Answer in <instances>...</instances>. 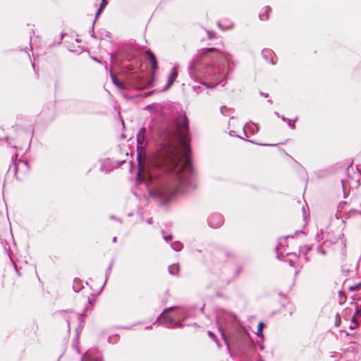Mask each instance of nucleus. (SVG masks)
<instances>
[{
    "instance_id": "obj_27",
    "label": "nucleus",
    "mask_w": 361,
    "mask_h": 361,
    "mask_svg": "<svg viewBox=\"0 0 361 361\" xmlns=\"http://www.w3.org/2000/svg\"><path fill=\"white\" fill-rule=\"evenodd\" d=\"M111 270H112V263H111L109 264V266L108 267V268L106 270V280H105V283H106V281H107L108 278L109 277V276H110V274L111 273Z\"/></svg>"
},
{
    "instance_id": "obj_58",
    "label": "nucleus",
    "mask_w": 361,
    "mask_h": 361,
    "mask_svg": "<svg viewBox=\"0 0 361 361\" xmlns=\"http://www.w3.org/2000/svg\"><path fill=\"white\" fill-rule=\"evenodd\" d=\"M212 34H210V32H209V37L212 38Z\"/></svg>"
},
{
    "instance_id": "obj_25",
    "label": "nucleus",
    "mask_w": 361,
    "mask_h": 361,
    "mask_svg": "<svg viewBox=\"0 0 361 361\" xmlns=\"http://www.w3.org/2000/svg\"><path fill=\"white\" fill-rule=\"evenodd\" d=\"M208 335H209V336L211 338H212L216 342V343L217 344L218 346L221 345V344L219 343V341H218V340L216 338V336H215V334L212 331H208Z\"/></svg>"
},
{
    "instance_id": "obj_32",
    "label": "nucleus",
    "mask_w": 361,
    "mask_h": 361,
    "mask_svg": "<svg viewBox=\"0 0 361 361\" xmlns=\"http://www.w3.org/2000/svg\"><path fill=\"white\" fill-rule=\"evenodd\" d=\"M357 326H358V324H357V322L355 320V317H353V320H352V322H351V324H350V328L351 329H356V328L357 327Z\"/></svg>"
},
{
    "instance_id": "obj_53",
    "label": "nucleus",
    "mask_w": 361,
    "mask_h": 361,
    "mask_svg": "<svg viewBox=\"0 0 361 361\" xmlns=\"http://www.w3.org/2000/svg\"><path fill=\"white\" fill-rule=\"evenodd\" d=\"M114 57H115V56H114L113 54L111 56V61H113L114 60Z\"/></svg>"
},
{
    "instance_id": "obj_2",
    "label": "nucleus",
    "mask_w": 361,
    "mask_h": 361,
    "mask_svg": "<svg viewBox=\"0 0 361 361\" xmlns=\"http://www.w3.org/2000/svg\"><path fill=\"white\" fill-rule=\"evenodd\" d=\"M225 60L228 63V71L232 72L234 68V63L232 56L228 52L221 51L215 47L202 48L197 51V56L190 62L188 67V74L194 81H198L202 78L209 76L210 73L204 69V66L209 65L212 68L216 63Z\"/></svg>"
},
{
    "instance_id": "obj_22",
    "label": "nucleus",
    "mask_w": 361,
    "mask_h": 361,
    "mask_svg": "<svg viewBox=\"0 0 361 361\" xmlns=\"http://www.w3.org/2000/svg\"><path fill=\"white\" fill-rule=\"evenodd\" d=\"M361 288V281L355 284V285H352V286H348V289L350 290V291H355V290H358Z\"/></svg>"
},
{
    "instance_id": "obj_48",
    "label": "nucleus",
    "mask_w": 361,
    "mask_h": 361,
    "mask_svg": "<svg viewBox=\"0 0 361 361\" xmlns=\"http://www.w3.org/2000/svg\"><path fill=\"white\" fill-rule=\"evenodd\" d=\"M148 85H149V87H152L153 86V81L152 80L150 81Z\"/></svg>"
},
{
    "instance_id": "obj_49",
    "label": "nucleus",
    "mask_w": 361,
    "mask_h": 361,
    "mask_svg": "<svg viewBox=\"0 0 361 361\" xmlns=\"http://www.w3.org/2000/svg\"><path fill=\"white\" fill-rule=\"evenodd\" d=\"M217 24H218V26H219L221 29L224 30V28H223V27H222V26H221V24L219 22H218V23H217Z\"/></svg>"
},
{
    "instance_id": "obj_15",
    "label": "nucleus",
    "mask_w": 361,
    "mask_h": 361,
    "mask_svg": "<svg viewBox=\"0 0 361 361\" xmlns=\"http://www.w3.org/2000/svg\"><path fill=\"white\" fill-rule=\"evenodd\" d=\"M82 288H83V286L81 280L79 279H75L73 280V290L75 292L78 293Z\"/></svg>"
},
{
    "instance_id": "obj_57",
    "label": "nucleus",
    "mask_w": 361,
    "mask_h": 361,
    "mask_svg": "<svg viewBox=\"0 0 361 361\" xmlns=\"http://www.w3.org/2000/svg\"><path fill=\"white\" fill-rule=\"evenodd\" d=\"M300 232H302V231H295V235H296V234H298V233H300Z\"/></svg>"
},
{
    "instance_id": "obj_61",
    "label": "nucleus",
    "mask_w": 361,
    "mask_h": 361,
    "mask_svg": "<svg viewBox=\"0 0 361 361\" xmlns=\"http://www.w3.org/2000/svg\"><path fill=\"white\" fill-rule=\"evenodd\" d=\"M233 133H234V131H233V130H232V131H231V132H230V135H233Z\"/></svg>"
},
{
    "instance_id": "obj_36",
    "label": "nucleus",
    "mask_w": 361,
    "mask_h": 361,
    "mask_svg": "<svg viewBox=\"0 0 361 361\" xmlns=\"http://www.w3.org/2000/svg\"><path fill=\"white\" fill-rule=\"evenodd\" d=\"M301 247L302 248H304L305 250H306V251H307L308 252L312 250V245H303V246H301Z\"/></svg>"
},
{
    "instance_id": "obj_56",
    "label": "nucleus",
    "mask_w": 361,
    "mask_h": 361,
    "mask_svg": "<svg viewBox=\"0 0 361 361\" xmlns=\"http://www.w3.org/2000/svg\"><path fill=\"white\" fill-rule=\"evenodd\" d=\"M152 325H150V326L146 327V329H152Z\"/></svg>"
},
{
    "instance_id": "obj_42",
    "label": "nucleus",
    "mask_w": 361,
    "mask_h": 361,
    "mask_svg": "<svg viewBox=\"0 0 361 361\" xmlns=\"http://www.w3.org/2000/svg\"><path fill=\"white\" fill-rule=\"evenodd\" d=\"M92 59L94 60V61H97L99 63H102V61L100 60H99L96 57H92Z\"/></svg>"
},
{
    "instance_id": "obj_13",
    "label": "nucleus",
    "mask_w": 361,
    "mask_h": 361,
    "mask_svg": "<svg viewBox=\"0 0 361 361\" xmlns=\"http://www.w3.org/2000/svg\"><path fill=\"white\" fill-rule=\"evenodd\" d=\"M273 54H274L273 51L271 50V49H264L262 51V57L267 61H269V63H271L272 65H275L276 64L275 61L272 59H271V56Z\"/></svg>"
},
{
    "instance_id": "obj_23",
    "label": "nucleus",
    "mask_w": 361,
    "mask_h": 361,
    "mask_svg": "<svg viewBox=\"0 0 361 361\" xmlns=\"http://www.w3.org/2000/svg\"><path fill=\"white\" fill-rule=\"evenodd\" d=\"M118 334H115V335H112V336H110L109 338H108V342L109 343H116L118 342Z\"/></svg>"
},
{
    "instance_id": "obj_37",
    "label": "nucleus",
    "mask_w": 361,
    "mask_h": 361,
    "mask_svg": "<svg viewBox=\"0 0 361 361\" xmlns=\"http://www.w3.org/2000/svg\"><path fill=\"white\" fill-rule=\"evenodd\" d=\"M146 109L149 111H153L155 109L154 104H151L147 106Z\"/></svg>"
},
{
    "instance_id": "obj_26",
    "label": "nucleus",
    "mask_w": 361,
    "mask_h": 361,
    "mask_svg": "<svg viewBox=\"0 0 361 361\" xmlns=\"http://www.w3.org/2000/svg\"><path fill=\"white\" fill-rule=\"evenodd\" d=\"M87 358H89V355H87V353H86L83 357L82 358L81 361H86ZM94 361H103V357H97L96 358H94Z\"/></svg>"
},
{
    "instance_id": "obj_46",
    "label": "nucleus",
    "mask_w": 361,
    "mask_h": 361,
    "mask_svg": "<svg viewBox=\"0 0 361 361\" xmlns=\"http://www.w3.org/2000/svg\"><path fill=\"white\" fill-rule=\"evenodd\" d=\"M274 114L277 116V117H281V116L279 114V112L277 111H274Z\"/></svg>"
},
{
    "instance_id": "obj_4",
    "label": "nucleus",
    "mask_w": 361,
    "mask_h": 361,
    "mask_svg": "<svg viewBox=\"0 0 361 361\" xmlns=\"http://www.w3.org/2000/svg\"><path fill=\"white\" fill-rule=\"evenodd\" d=\"M146 133L147 130L145 127L140 128L138 133L136 135L137 142V161L139 166L141 164V157H145V149L147 145V141L146 140Z\"/></svg>"
},
{
    "instance_id": "obj_17",
    "label": "nucleus",
    "mask_w": 361,
    "mask_h": 361,
    "mask_svg": "<svg viewBox=\"0 0 361 361\" xmlns=\"http://www.w3.org/2000/svg\"><path fill=\"white\" fill-rule=\"evenodd\" d=\"M169 272L171 275L176 276L178 274L179 269L176 264H172L169 267Z\"/></svg>"
},
{
    "instance_id": "obj_55",
    "label": "nucleus",
    "mask_w": 361,
    "mask_h": 361,
    "mask_svg": "<svg viewBox=\"0 0 361 361\" xmlns=\"http://www.w3.org/2000/svg\"><path fill=\"white\" fill-rule=\"evenodd\" d=\"M197 88L199 89V88H200V86H194V87H193V89H194V90H196V89H197Z\"/></svg>"
},
{
    "instance_id": "obj_59",
    "label": "nucleus",
    "mask_w": 361,
    "mask_h": 361,
    "mask_svg": "<svg viewBox=\"0 0 361 361\" xmlns=\"http://www.w3.org/2000/svg\"><path fill=\"white\" fill-rule=\"evenodd\" d=\"M212 34H210V32H209V37L212 38Z\"/></svg>"
},
{
    "instance_id": "obj_40",
    "label": "nucleus",
    "mask_w": 361,
    "mask_h": 361,
    "mask_svg": "<svg viewBox=\"0 0 361 361\" xmlns=\"http://www.w3.org/2000/svg\"><path fill=\"white\" fill-rule=\"evenodd\" d=\"M288 263H289L290 267H294L295 265H294V262H293V259H289L288 260Z\"/></svg>"
},
{
    "instance_id": "obj_1",
    "label": "nucleus",
    "mask_w": 361,
    "mask_h": 361,
    "mask_svg": "<svg viewBox=\"0 0 361 361\" xmlns=\"http://www.w3.org/2000/svg\"><path fill=\"white\" fill-rule=\"evenodd\" d=\"M176 130L165 128L161 132V155L174 165L173 173L159 181L149 195L162 204L169 203L178 192L185 193L197 187L196 176L190 158L189 121L185 113L175 121Z\"/></svg>"
},
{
    "instance_id": "obj_51",
    "label": "nucleus",
    "mask_w": 361,
    "mask_h": 361,
    "mask_svg": "<svg viewBox=\"0 0 361 361\" xmlns=\"http://www.w3.org/2000/svg\"><path fill=\"white\" fill-rule=\"evenodd\" d=\"M224 108H225V106H222L221 107V114H224V112H223V109H224Z\"/></svg>"
},
{
    "instance_id": "obj_31",
    "label": "nucleus",
    "mask_w": 361,
    "mask_h": 361,
    "mask_svg": "<svg viewBox=\"0 0 361 361\" xmlns=\"http://www.w3.org/2000/svg\"><path fill=\"white\" fill-rule=\"evenodd\" d=\"M162 234H163V238L166 241V242H169V241H171L172 239H173V236L171 235H165V232L164 231H161Z\"/></svg>"
},
{
    "instance_id": "obj_47",
    "label": "nucleus",
    "mask_w": 361,
    "mask_h": 361,
    "mask_svg": "<svg viewBox=\"0 0 361 361\" xmlns=\"http://www.w3.org/2000/svg\"><path fill=\"white\" fill-rule=\"evenodd\" d=\"M113 243H116L117 241V237H114L112 239Z\"/></svg>"
},
{
    "instance_id": "obj_6",
    "label": "nucleus",
    "mask_w": 361,
    "mask_h": 361,
    "mask_svg": "<svg viewBox=\"0 0 361 361\" xmlns=\"http://www.w3.org/2000/svg\"><path fill=\"white\" fill-rule=\"evenodd\" d=\"M137 49L135 46L127 45L121 51L122 56L128 61L137 60Z\"/></svg>"
},
{
    "instance_id": "obj_10",
    "label": "nucleus",
    "mask_w": 361,
    "mask_h": 361,
    "mask_svg": "<svg viewBox=\"0 0 361 361\" xmlns=\"http://www.w3.org/2000/svg\"><path fill=\"white\" fill-rule=\"evenodd\" d=\"M146 55L148 56L150 63L152 68V75H154L157 70L158 69V61L154 54L150 50L147 49L145 51Z\"/></svg>"
},
{
    "instance_id": "obj_20",
    "label": "nucleus",
    "mask_w": 361,
    "mask_h": 361,
    "mask_svg": "<svg viewBox=\"0 0 361 361\" xmlns=\"http://www.w3.org/2000/svg\"><path fill=\"white\" fill-rule=\"evenodd\" d=\"M107 1L106 0H102V3H101V5L99 6V8H98L97 13H96V16H95V19L96 20L98 16L100 15L102 11L104 9V8L106 6L107 4Z\"/></svg>"
},
{
    "instance_id": "obj_18",
    "label": "nucleus",
    "mask_w": 361,
    "mask_h": 361,
    "mask_svg": "<svg viewBox=\"0 0 361 361\" xmlns=\"http://www.w3.org/2000/svg\"><path fill=\"white\" fill-rule=\"evenodd\" d=\"M171 247L174 251L179 252L183 249V245L180 242L176 241L171 243Z\"/></svg>"
},
{
    "instance_id": "obj_24",
    "label": "nucleus",
    "mask_w": 361,
    "mask_h": 361,
    "mask_svg": "<svg viewBox=\"0 0 361 361\" xmlns=\"http://www.w3.org/2000/svg\"><path fill=\"white\" fill-rule=\"evenodd\" d=\"M307 255L308 252L302 247H300L299 255H302L305 259H307Z\"/></svg>"
},
{
    "instance_id": "obj_16",
    "label": "nucleus",
    "mask_w": 361,
    "mask_h": 361,
    "mask_svg": "<svg viewBox=\"0 0 361 361\" xmlns=\"http://www.w3.org/2000/svg\"><path fill=\"white\" fill-rule=\"evenodd\" d=\"M271 10V8H270V6H267L265 7V11L263 13H260L259 14V18L261 20H268L269 18V16H268V13L269 12H270Z\"/></svg>"
},
{
    "instance_id": "obj_9",
    "label": "nucleus",
    "mask_w": 361,
    "mask_h": 361,
    "mask_svg": "<svg viewBox=\"0 0 361 361\" xmlns=\"http://www.w3.org/2000/svg\"><path fill=\"white\" fill-rule=\"evenodd\" d=\"M208 224L212 228H218L223 224L224 219L220 214H215L209 217L207 220Z\"/></svg>"
},
{
    "instance_id": "obj_38",
    "label": "nucleus",
    "mask_w": 361,
    "mask_h": 361,
    "mask_svg": "<svg viewBox=\"0 0 361 361\" xmlns=\"http://www.w3.org/2000/svg\"><path fill=\"white\" fill-rule=\"evenodd\" d=\"M278 250H279V247L277 246V247H276V252H277V256H276V257H277V259H278L281 260V257H283V255L279 252Z\"/></svg>"
},
{
    "instance_id": "obj_8",
    "label": "nucleus",
    "mask_w": 361,
    "mask_h": 361,
    "mask_svg": "<svg viewBox=\"0 0 361 361\" xmlns=\"http://www.w3.org/2000/svg\"><path fill=\"white\" fill-rule=\"evenodd\" d=\"M178 65L176 64L171 69L170 74L169 75L168 80H167V85L166 87L164 88V91L167 90L176 81L177 77H178Z\"/></svg>"
},
{
    "instance_id": "obj_7",
    "label": "nucleus",
    "mask_w": 361,
    "mask_h": 361,
    "mask_svg": "<svg viewBox=\"0 0 361 361\" xmlns=\"http://www.w3.org/2000/svg\"><path fill=\"white\" fill-rule=\"evenodd\" d=\"M173 307L166 308L163 312L157 317L156 323H159L160 325L165 326L166 324H173L174 322V318H171L165 315L169 311L172 310Z\"/></svg>"
},
{
    "instance_id": "obj_34",
    "label": "nucleus",
    "mask_w": 361,
    "mask_h": 361,
    "mask_svg": "<svg viewBox=\"0 0 361 361\" xmlns=\"http://www.w3.org/2000/svg\"><path fill=\"white\" fill-rule=\"evenodd\" d=\"M95 20H94V22H93V24H92V28H91V31H90V32H91V37H92V38L97 39V36L95 35V34H94V26Z\"/></svg>"
},
{
    "instance_id": "obj_45",
    "label": "nucleus",
    "mask_w": 361,
    "mask_h": 361,
    "mask_svg": "<svg viewBox=\"0 0 361 361\" xmlns=\"http://www.w3.org/2000/svg\"><path fill=\"white\" fill-rule=\"evenodd\" d=\"M286 255H287V256H288V255H295V256H297L296 253H295V252H293V253L288 252V253H286Z\"/></svg>"
},
{
    "instance_id": "obj_64",
    "label": "nucleus",
    "mask_w": 361,
    "mask_h": 361,
    "mask_svg": "<svg viewBox=\"0 0 361 361\" xmlns=\"http://www.w3.org/2000/svg\"><path fill=\"white\" fill-rule=\"evenodd\" d=\"M105 283H106L104 282V285H102V286L101 287V289H103V288H104Z\"/></svg>"
},
{
    "instance_id": "obj_29",
    "label": "nucleus",
    "mask_w": 361,
    "mask_h": 361,
    "mask_svg": "<svg viewBox=\"0 0 361 361\" xmlns=\"http://www.w3.org/2000/svg\"><path fill=\"white\" fill-rule=\"evenodd\" d=\"M317 251L319 254H321L322 255H325L326 254V251L323 249V247L322 245H319L317 246Z\"/></svg>"
},
{
    "instance_id": "obj_44",
    "label": "nucleus",
    "mask_w": 361,
    "mask_h": 361,
    "mask_svg": "<svg viewBox=\"0 0 361 361\" xmlns=\"http://www.w3.org/2000/svg\"><path fill=\"white\" fill-rule=\"evenodd\" d=\"M280 118H281L283 121H288V118H286L284 116H281Z\"/></svg>"
},
{
    "instance_id": "obj_39",
    "label": "nucleus",
    "mask_w": 361,
    "mask_h": 361,
    "mask_svg": "<svg viewBox=\"0 0 361 361\" xmlns=\"http://www.w3.org/2000/svg\"><path fill=\"white\" fill-rule=\"evenodd\" d=\"M146 222L148 224H152L153 223V220H152V218H149L146 220Z\"/></svg>"
},
{
    "instance_id": "obj_11",
    "label": "nucleus",
    "mask_w": 361,
    "mask_h": 361,
    "mask_svg": "<svg viewBox=\"0 0 361 361\" xmlns=\"http://www.w3.org/2000/svg\"><path fill=\"white\" fill-rule=\"evenodd\" d=\"M204 67H206V69H204V70L207 72L209 73L210 75L209 76L208 75V76L203 77L200 80L196 81V82L200 83L201 85H204V87H206L207 88H214L215 87H216L218 85V83H216L215 85H209V84H207V83H206L204 82H202L203 79L207 78H212L215 75L214 71L213 70V68L209 65L204 66Z\"/></svg>"
},
{
    "instance_id": "obj_14",
    "label": "nucleus",
    "mask_w": 361,
    "mask_h": 361,
    "mask_svg": "<svg viewBox=\"0 0 361 361\" xmlns=\"http://www.w3.org/2000/svg\"><path fill=\"white\" fill-rule=\"evenodd\" d=\"M110 77L114 85L120 89L124 88V85L118 80L117 77L113 73L112 71H110Z\"/></svg>"
},
{
    "instance_id": "obj_60",
    "label": "nucleus",
    "mask_w": 361,
    "mask_h": 361,
    "mask_svg": "<svg viewBox=\"0 0 361 361\" xmlns=\"http://www.w3.org/2000/svg\"><path fill=\"white\" fill-rule=\"evenodd\" d=\"M290 237L293 238V237H294V235H290L286 236V238H290Z\"/></svg>"
},
{
    "instance_id": "obj_5",
    "label": "nucleus",
    "mask_w": 361,
    "mask_h": 361,
    "mask_svg": "<svg viewBox=\"0 0 361 361\" xmlns=\"http://www.w3.org/2000/svg\"><path fill=\"white\" fill-rule=\"evenodd\" d=\"M29 164L26 160H17L16 159L12 166L10 167L9 171H13L15 176L17 175L18 171L25 173L29 171Z\"/></svg>"
},
{
    "instance_id": "obj_43",
    "label": "nucleus",
    "mask_w": 361,
    "mask_h": 361,
    "mask_svg": "<svg viewBox=\"0 0 361 361\" xmlns=\"http://www.w3.org/2000/svg\"><path fill=\"white\" fill-rule=\"evenodd\" d=\"M316 239L319 242V241H320L322 239V237H320V235L319 234H317V237H316Z\"/></svg>"
},
{
    "instance_id": "obj_41",
    "label": "nucleus",
    "mask_w": 361,
    "mask_h": 361,
    "mask_svg": "<svg viewBox=\"0 0 361 361\" xmlns=\"http://www.w3.org/2000/svg\"><path fill=\"white\" fill-rule=\"evenodd\" d=\"M260 94L264 97H268L269 96V94L268 93H264V92H260Z\"/></svg>"
},
{
    "instance_id": "obj_63",
    "label": "nucleus",
    "mask_w": 361,
    "mask_h": 361,
    "mask_svg": "<svg viewBox=\"0 0 361 361\" xmlns=\"http://www.w3.org/2000/svg\"><path fill=\"white\" fill-rule=\"evenodd\" d=\"M105 283H106L104 282V285H102V286L101 287V289H103V288H104Z\"/></svg>"
},
{
    "instance_id": "obj_35",
    "label": "nucleus",
    "mask_w": 361,
    "mask_h": 361,
    "mask_svg": "<svg viewBox=\"0 0 361 361\" xmlns=\"http://www.w3.org/2000/svg\"><path fill=\"white\" fill-rule=\"evenodd\" d=\"M85 310L84 311V312H83V313H82V314H79V316H78V320L80 321V326H82V323L84 322V320H83V316H84V314H85Z\"/></svg>"
},
{
    "instance_id": "obj_19",
    "label": "nucleus",
    "mask_w": 361,
    "mask_h": 361,
    "mask_svg": "<svg viewBox=\"0 0 361 361\" xmlns=\"http://www.w3.org/2000/svg\"><path fill=\"white\" fill-rule=\"evenodd\" d=\"M219 332L221 334V338L224 340V343H225V344L226 345V349H227L228 353L231 355V350H230L229 344L228 343L226 336L224 332L223 331V330L221 329V328H219Z\"/></svg>"
},
{
    "instance_id": "obj_54",
    "label": "nucleus",
    "mask_w": 361,
    "mask_h": 361,
    "mask_svg": "<svg viewBox=\"0 0 361 361\" xmlns=\"http://www.w3.org/2000/svg\"><path fill=\"white\" fill-rule=\"evenodd\" d=\"M15 269H16V270L17 274H18V275H20V272L18 271V269H17L16 266H15Z\"/></svg>"
},
{
    "instance_id": "obj_30",
    "label": "nucleus",
    "mask_w": 361,
    "mask_h": 361,
    "mask_svg": "<svg viewBox=\"0 0 361 361\" xmlns=\"http://www.w3.org/2000/svg\"><path fill=\"white\" fill-rule=\"evenodd\" d=\"M243 267L242 266H238L235 271V278H237L243 271Z\"/></svg>"
},
{
    "instance_id": "obj_50",
    "label": "nucleus",
    "mask_w": 361,
    "mask_h": 361,
    "mask_svg": "<svg viewBox=\"0 0 361 361\" xmlns=\"http://www.w3.org/2000/svg\"><path fill=\"white\" fill-rule=\"evenodd\" d=\"M259 349H260L261 350H264V345H259Z\"/></svg>"
},
{
    "instance_id": "obj_62",
    "label": "nucleus",
    "mask_w": 361,
    "mask_h": 361,
    "mask_svg": "<svg viewBox=\"0 0 361 361\" xmlns=\"http://www.w3.org/2000/svg\"><path fill=\"white\" fill-rule=\"evenodd\" d=\"M341 183H342V187L344 189V184H343V180L341 181Z\"/></svg>"
},
{
    "instance_id": "obj_21",
    "label": "nucleus",
    "mask_w": 361,
    "mask_h": 361,
    "mask_svg": "<svg viewBox=\"0 0 361 361\" xmlns=\"http://www.w3.org/2000/svg\"><path fill=\"white\" fill-rule=\"evenodd\" d=\"M263 326H264L263 322H259L258 324V329H257V337L262 338H264V335L262 333Z\"/></svg>"
},
{
    "instance_id": "obj_28",
    "label": "nucleus",
    "mask_w": 361,
    "mask_h": 361,
    "mask_svg": "<svg viewBox=\"0 0 361 361\" xmlns=\"http://www.w3.org/2000/svg\"><path fill=\"white\" fill-rule=\"evenodd\" d=\"M173 325L176 328H181V327H183L184 326V323H183V321L176 322L174 320V322L173 323Z\"/></svg>"
},
{
    "instance_id": "obj_3",
    "label": "nucleus",
    "mask_w": 361,
    "mask_h": 361,
    "mask_svg": "<svg viewBox=\"0 0 361 361\" xmlns=\"http://www.w3.org/2000/svg\"><path fill=\"white\" fill-rule=\"evenodd\" d=\"M334 244L341 249V260L342 262V271L346 276L353 274L358 267L359 260L348 257L346 254L345 240L343 239V234H339V239Z\"/></svg>"
},
{
    "instance_id": "obj_33",
    "label": "nucleus",
    "mask_w": 361,
    "mask_h": 361,
    "mask_svg": "<svg viewBox=\"0 0 361 361\" xmlns=\"http://www.w3.org/2000/svg\"><path fill=\"white\" fill-rule=\"evenodd\" d=\"M298 118H296L294 120H291V119H288L287 122H288V125L290 128H293L294 125H295V123L297 121Z\"/></svg>"
},
{
    "instance_id": "obj_52",
    "label": "nucleus",
    "mask_w": 361,
    "mask_h": 361,
    "mask_svg": "<svg viewBox=\"0 0 361 361\" xmlns=\"http://www.w3.org/2000/svg\"><path fill=\"white\" fill-rule=\"evenodd\" d=\"M123 329H129L131 328V326H123Z\"/></svg>"
},
{
    "instance_id": "obj_12",
    "label": "nucleus",
    "mask_w": 361,
    "mask_h": 361,
    "mask_svg": "<svg viewBox=\"0 0 361 361\" xmlns=\"http://www.w3.org/2000/svg\"><path fill=\"white\" fill-rule=\"evenodd\" d=\"M100 171L106 173L111 171V161L109 159H104L101 161Z\"/></svg>"
}]
</instances>
